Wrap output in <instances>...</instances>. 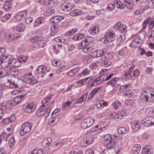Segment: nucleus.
Returning <instances> with one entry per match:
<instances>
[{
  "mask_svg": "<svg viewBox=\"0 0 154 154\" xmlns=\"http://www.w3.org/2000/svg\"><path fill=\"white\" fill-rule=\"evenodd\" d=\"M104 145L106 147L109 149H112L114 147L116 143H117V145H119L118 149L115 148V152L116 153H119L122 147V144L120 143L119 144L117 143V140L119 137L116 135L111 136L109 134H106L104 136Z\"/></svg>",
  "mask_w": 154,
  "mask_h": 154,
  "instance_id": "obj_1",
  "label": "nucleus"
},
{
  "mask_svg": "<svg viewBox=\"0 0 154 154\" xmlns=\"http://www.w3.org/2000/svg\"><path fill=\"white\" fill-rule=\"evenodd\" d=\"M53 94H51L48 97L44 98L42 100V102L44 104L38 108L36 112V115L38 117H41L46 113L49 115V113L51 112L50 108H48L47 107L50 103V100L52 99Z\"/></svg>",
  "mask_w": 154,
  "mask_h": 154,
  "instance_id": "obj_2",
  "label": "nucleus"
},
{
  "mask_svg": "<svg viewBox=\"0 0 154 154\" xmlns=\"http://www.w3.org/2000/svg\"><path fill=\"white\" fill-rule=\"evenodd\" d=\"M14 59L12 56L9 55H4L2 59L0 58V66L5 68L11 66Z\"/></svg>",
  "mask_w": 154,
  "mask_h": 154,
  "instance_id": "obj_3",
  "label": "nucleus"
},
{
  "mask_svg": "<svg viewBox=\"0 0 154 154\" xmlns=\"http://www.w3.org/2000/svg\"><path fill=\"white\" fill-rule=\"evenodd\" d=\"M126 116V113L124 111H119L118 113L115 112H112L109 116L110 119H116L117 121L120 120L123 118V117Z\"/></svg>",
  "mask_w": 154,
  "mask_h": 154,
  "instance_id": "obj_4",
  "label": "nucleus"
},
{
  "mask_svg": "<svg viewBox=\"0 0 154 154\" xmlns=\"http://www.w3.org/2000/svg\"><path fill=\"white\" fill-rule=\"evenodd\" d=\"M5 70L6 71L5 76L8 75L15 76L17 75L20 72L18 69L11 66L5 68Z\"/></svg>",
  "mask_w": 154,
  "mask_h": 154,
  "instance_id": "obj_5",
  "label": "nucleus"
},
{
  "mask_svg": "<svg viewBox=\"0 0 154 154\" xmlns=\"http://www.w3.org/2000/svg\"><path fill=\"white\" fill-rule=\"evenodd\" d=\"M31 128V125L29 122H26L23 123L22 125L20 131V136H23L25 133L30 132Z\"/></svg>",
  "mask_w": 154,
  "mask_h": 154,
  "instance_id": "obj_6",
  "label": "nucleus"
},
{
  "mask_svg": "<svg viewBox=\"0 0 154 154\" xmlns=\"http://www.w3.org/2000/svg\"><path fill=\"white\" fill-rule=\"evenodd\" d=\"M94 122L93 119L91 118H88L85 119L82 123L81 127L85 129L91 127Z\"/></svg>",
  "mask_w": 154,
  "mask_h": 154,
  "instance_id": "obj_7",
  "label": "nucleus"
},
{
  "mask_svg": "<svg viewBox=\"0 0 154 154\" xmlns=\"http://www.w3.org/2000/svg\"><path fill=\"white\" fill-rule=\"evenodd\" d=\"M115 32L114 31H109L106 32V35L104 37V42L105 43L110 44L111 41V39L114 38Z\"/></svg>",
  "mask_w": 154,
  "mask_h": 154,
  "instance_id": "obj_8",
  "label": "nucleus"
},
{
  "mask_svg": "<svg viewBox=\"0 0 154 154\" xmlns=\"http://www.w3.org/2000/svg\"><path fill=\"white\" fill-rule=\"evenodd\" d=\"M142 123L146 127H150L154 124V117L152 116L147 117L143 119Z\"/></svg>",
  "mask_w": 154,
  "mask_h": 154,
  "instance_id": "obj_9",
  "label": "nucleus"
},
{
  "mask_svg": "<svg viewBox=\"0 0 154 154\" xmlns=\"http://www.w3.org/2000/svg\"><path fill=\"white\" fill-rule=\"evenodd\" d=\"M149 23V28L151 29L154 26V18L150 19L148 18L144 20L143 25V29H146L147 24Z\"/></svg>",
  "mask_w": 154,
  "mask_h": 154,
  "instance_id": "obj_10",
  "label": "nucleus"
},
{
  "mask_svg": "<svg viewBox=\"0 0 154 154\" xmlns=\"http://www.w3.org/2000/svg\"><path fill=\"white\" fill-rule=\"evenodd\" d=\"M114 28L118 29L121 33H124L126 32V26L120 22L116 23L114 26Z\"/></svg>",
  "mask_w": 154,
  "mask_h": 154,
  "instance_id": "obj_11",
  "label": "nucleus"
},
{
  "mask_svg": "<svg viewBox=\"0 0 154 154\" xmlns=\"http://www.w3.org/2000/svg\"><path fill=\"white\" fill-rule=\"evenodd\" d=\"M24 79L26 82L30 85H33L37 83V81L32 75H25L24 76Z\"/></svg>",
  "mask_w": 154,
  "mask_h": 154,
  "instance_id": "obj_12",
  "label": "nucleus"
},
{
  "mask_svg": "<svg viewBox=\"0 0 154 154\" xmlns=\"http://www.w3.org/2000/svg\"><path fill=\"white\" fill-rule=\"evenodd\" d=\"M12 106V101H10L8 102H4L0 104V107L3 109H10Z\"/></svg>",
  "mask_w": 154,
  "mask_h": 154,
  "instance_id": "obj_13",
  "label": "nucleus"
},
{
  "mask_svg": "<svg viewBox=\"0 0 154 154\" xmlns=\"http://www.w3.org/2000/svg\"><path fill=\"white\" fill-rule=\"evenodd\" d=\"M113 75V74L112 73L108 75L106 73H103L99 77H100V80H101V82H103L110 79Z\"/></svg>",
  "mask_w": 154,
  "mask_h": 154,
  "instance_id": "obj_14",
  "label": "nucleus"
},
{
  "mask_svg": "<svg viewBox=\"0 0 154 154\" xmlns=\"http://www.w3.org/2000/svg\"><path fill=\"white\" fill-rule=\"evenodd\" d=\"M103 50H104V52L103 53L101 58L102 60H110L113 57L112 53L110 52H106V49H104Z\"/></svg>",
  "mask_w": 154,
  "mask_h": 154,
  "instance_id": "obj_15",
  "label": "nucleus"
},
{
  "mask_svg": "<svg viewBox=\"0 0 154 154\" xmlns=\"http://www.w3.org/2000/svg\"><path fill=\"white\" fill-rule=\"evenodd\" d=\"M27 13L26 11H23L18 13L15 16V18L18 21L24 20L27 15Z\"/></svg>",
  "mask_w": 154,
  "mask_h": 154,
  "instance_id": "obj_16",
  "label": "nucleus"
},
{
  "mask_svg": "<svg viewBox=\"0 0 154 154\" xmlns=\"http://www.w3.org/2000/svg\"><path fill=\"white\" fill-rule=\"evenodd\" d=\"M19 35L16 33L14 34L8 35L7 36L6 39L8 42H10L19 38Z\"/></svg>",
  "mask_w": 154,
  "mask_h": 154,
  "instance_id": "obj_17",
  "label": "nucleus"
},
{
  "mask_svg": "<svg viewBox=\"0 0 154 154\" xmlns=\"http://www.w3.org/2000/svg\"><path fill=\"white\" fill-rule=\"evenodd\" d=\"M63 10L65 11H68L71 10L73 6L70 3H64L61 5Z\"/></svg>",
  "mask_w": 154,
  "mask_h": 154,
  "instance_id": "obj_18",
  "label": "nucleus"
},
{
  "mask_svg": "<svg viewBox=\"0 0 154 154\" xmlns=\"http://www.w3.org/2000/svg\"><path fill=\"white\" fill-rule=\"evenodd\" d=\"M153 151V149L150 145L146 146L142 150V154H151Z\"/></svg>",
  "mask_w": 154,
  "mask_h": 154,
  "instance_id": "obj_19",
  "label": "nucleus"
},
{
  "mask_svg": "<svg viewBox=\"0 0 154 154\" xmlns=\"http://www.w3.org/2000/svg\"><path fill=\"white\" fill-rule=\"evenodd\" d=\"M134 2L133 0H125L124 1V5L125 6L128 8L131 9L134 5Z\"/></svg>",
  "mask_w": 154,
  "mask_h": 154,
  "instance_id": "obj_20",
  "label": "nucleus"
},
{
  "mask_svg": "<svg viewBox=\"0 0 154 154\" xmlns=\"http://www.w3.org/2000/svg\"><path fill=\"white\" fill-rule=\"evenodd\" d=\"M24 97L23 95H21L15 97L14 98V100L12 101V106L16 105V104L20 103L23 99Z\"/></svg>",
  "mask_w": 154,
  "mask_h": 154,
  "instance_id": "obj_21",
  "label": "nucleus"
},
{
  "mask_svg": "<svg viewBox=\"0 0 154 154\" xmlns=\"http://www.w3.org/2000/svg\"><path fill=\"white\" fill-rule=\"evenodd\" d=\"M83 12L81 10L75 9L71 10L69 13V14L72 16H76L82 15L83 14Z\"/></svg>",
  "mask_w": 154,
  "mask_h": 154,
  "instance_id": "obj_22",
  "label": "nucleus"
},
{
  "mask_svg": "<svg viewBox=\"0 0 154 154\" xmlns=\"http://www.w3.org/2000/svg\"><path fill=\"white\" fill-rule=\"evenodd\" d=\"M52 142V139L50 137H48L44 139L42 141V144L45 147H47L49 146Z\"/></svg>",
  "mask_w": 154,
  "mask_h": 154,
  "instance_id": "obj_23",
  "label": "nucleus"
},
{
  "mask_svg": "<svg viewBox=\"0 0 154 154\" xmlns=\"http://www.w3.org/2000/svg\"><path fill=\"white\" fill-rule=\"evenodd\" d=\"M46 67L44 65H41L38 67L36 73L37 74H44L46 72Z\"/></svg>",
  "mask_w": 154,
  "mask_h": 154,
  "instance_id": "obj_24",
  "label": "nucleus"
},
{
  "mask_svg": "<svg viewBox=\"0 0 154 154\" xmlns=\"http://www.w3.org/2000/svg\"><path fill=\"white\" fill-rule=\"evenodd\" d=\"M88 94V92L84 93L76 102L75 103L79 104L84 102L87 98Z\"/></svg>",
  "mask_w": 154,
  "mask_h": 154,
  "instance_id": "obj_25",
  "label": "nucleus"
},
{
  "mask_svg": "<svg viewBox=\"0 0 154 154\" xmlns=\"http://www.w3.org/2000/svg\"><path fill=\"white\" fill-rule=\"evenodd\" d=\"M131 128L133 131H137L140 128V125L139 122L135 120L131 124Z\"/></svg>",
  "mask_w": 154,
  "mask_h": 154,
  "instance_id": "obj_26",
  "label": "nucleus"
},
{
  "mask_svg": "<svg viewBox=\"0 0 154 154\" xmlns=\"http://www.w3.org/2000/svg\"><path fill=\"white\" fill-rule=\"evenodd\" d=\"M16 118L15 116L12 115L10 117L3 119L2 122L4 124H8L15 121Z\"/></svg>",
  "mask_w": 154,
  "mask_h": 154,
  "instance_id": "obj_27",
  "label": "nucleus"
},
{
  "mask_svg": "<svg viewBox=\"0 0 154 154\" xmlns=\"http://www.w3.org/2000/svg\"><path fill=\"white\" fill-rule=\"evenodd\" d=\"M35 110V107L33 105V103L29 104L27 107L24 109V111L27 112L31 113L33 112Z\"/></svg>",
  "mask_w": 154,
  "mask_h": 154,
  "instance_id": "obj_28",
  "label": "nucleus"
},
{
  "mask_svg": "<svg viewBox=\"0 0 154 154\" xmlns=\"http://www.w3.org/2000/svg\"><path fill=\"white\" fill-rule=\"evenodd\" d=\"M79 70V68L76 67L68 71L67 72V75L70 76H73L77 73Z\"/></svg>",
  "mask_w": 154,
  "mask_h": 154,
  "instance_id": "obj_29",
  "label": "nucleus"
},
{
  "mask_svg": "<svg viewBox=\"0 0 154 154\" xmlns=\"http://www.w3.org/2000/svg\"><path fill=\"white\" fill-rule=\"evenodd\" d=\"M45 22V20L44 18L42 17H39L37 18L35 21L34 22L33 24V27H35L39 26L40 24L43 23Z\"/></svg>",
  "mask_w": 154,
  "mask_h": 154,
  "instance_id": "obj_30",
  "label": "nucleus"
},
{
  "mask_svg": "<svg viewBox=\"0 0 154 154\" xmlns=\"http://www.w3.org/2000/svg\"><path fill=\"white\" fill-rule=\"evenodd\" d=\"M12 6V4L10 2V0H8V1H6L4 3L3 6V8L5 10V11H9L11 8Z\"/></svg>",
  "mask_w": 154,
  "mask_h": 154,
  "instance_id": "obj_31",
  "label": "nucleus"
},
{
  "mask_svg": "<svg viewBox=\"0 0 154 154\" xmlns=\"http://www.w3.org/2000/svg\"><path fill=\"white\" fill-rule=\"evenodd\" d=\"M58 26V25L57 24H53L51 26L50 30L51 31V35H54L57 33Z\"/></svg>",
  "mask_w": 154,
  "mask_h": 154,
  "instance_id": "obj_32",
  "label": "nucleus"
},
{
  "mask_svg": "<svg viewBox=\"0 0 154 154\" xmlns=\"http://www.w3.org/2000/svg\"><path fill=\"white\" fill-rule=\"evenodd\" d=\"M141 146L139 144H136L132 148L133 153L134 154H138L140 150Z\"/></svg>",
  "mask_w": 154,
  "mask_h": 154,
  "instance_id": "obj_33",
  "label": "nucleus"
},
{
  "mask_svg": "<svg viewBox=\"0 0 154 154\" xmlns=\"http://www.w3.org/2000/svg\"><path fill=\"white\" fill-rule=\"evenodd\" d=\"M88 80L89 81H92L93 79V78H91V77H87L78 81L77 83H78L79 85H82L83 84H85L86 82V81Z\"/></svg>",
  "mask_w": 154,
  "mask_h": 154,
  "instance_id": "obj_34",
  "label": "nucleus"
},
{
  "mask_svg": "<svg viewBox=\"0 0 154 154\" xmlns=\"http://www.w3.org/2000/svg\"><path fill=\"white\" fill-rule=\"evenodd\" d=\"M55 12V9L50 8L46 10L44 13V15L47 16H49L53 14Z\"/></svg>",
  "mask_w": 154,
  "mask_h": 154,
  "instance_id": "obj_35",
  "label": "nucleus"
},
{
  "mask_svg": "<svg viewBox=\"0 0 154 154\" xmlns=\"http://www.w3.org/2000/svg\"><path fill=\"white\" fill-rule=\"evenodd\" d=\"M7 82L9 83V84L7 85V86L11 88H18L19 86V85L18 84H16L14 81L12 82L11 81L9 80H8Z\"/></svg>",
  "mask_w": 154,
  "mask_h": 154,
  "instance_id": "obj_36",
  "label": "nucleus"
},
{
  "mask_svg": "<svg viewBox=\"0 0 154 154\" xmlns=\"http://www.w3.org/2000/svg\"><path fill=\"white\" fill-rule=\"evenodd\" d=\"M133 95V94L131 90H126L122 94V96L126 98H130Z\"/></svg>",
  "mask_w": 154,
  "mask_h": 154,
  "instance_id": "obj_37",
  "label": "nucleus"
},
{
  "mask_svg": "<svg viewBox=\"0 0 154 154\" xmlns=\"http://www.w3.org/2000/svg\"><path fill=\"white\" fill-rule=\"evenodd\" d=\"M64 17L62 16H56L52 18L51 21L53 23H57L62 20Z\"/></svg>",
  "mask_w": 154,
  "mask_h": 154,
  "instance_id": "obj_38",
  "label": "nucleus"
},
{
  "mask_svg": "<svg viewBox=\"0 0 154 154\" xmlns=\"http://www.w3.org/2000/svg\"><path fill=\"white\" fill-rule=\"evenodd\" d=\"M114 3L115 7H116L117 8L120 9L123 8L124 3H122L119 0H115Z\"/></svg>",
  "mask_w": 154,
  "mask_h": 154,
  "instance_id": "obj_39",
  "label": "nucleus"
},
{
  "mask_svg": "<svg viewBox=\"0 0 154 154\" xmlns=\"http://www.w3.org/2000/svg\"><path fill=\"white\" fill-rule=\"evenodd\" d=\"M18 60L15 59H14L13 61H11L12 64H11V66H13L14 67H18L20 66L21 65V63L19 60V59Z\"/></svg>",
  "mask_w": 154,
  "mask_h": 154,
  "instance_id": "obj_40",
  "label": "nucleus"
},
{
  "mask_svg": "<svg viewBox=\"0 0 154 154\" xmlns=\"http://www.w3.org/2000/svg\"><path fill=\"white\" fill-rule=\"evenodd\" d=\"M118 78L115 77L112 78L109 81L107 82L106 83L108 85H110L113 87H115V84L117 83Z\"/></svg>",
  "mask_w": 154,
  "mask_h": 154,
  "instance_id": "obj_41",
  "label": "nucleus"
},
{
  "mask_svg": "<svg viewBox=\"0 0 154 154\" xmlns=\"http://www.w3.org/2000/svg\"><path fill=\"white\" fill-rule=\"evenodd\" d=\"M99 31V27L97 26H95L93 27L90 28L89 29V32L91 34L94 35L97 32H98Z\"/></svg>",
  "mask_w": 154,
  "mask_h": 154,
  "instance_id": "obj_42",
  "label": "nucleus"
},
{
  "mask_svg": "<svg viewBox=\"0 0 154 154\" xmlns=\"http://www.w3.org/2000/svg\"><path fill=\"white\" fill-rule=\"evenodd\" d=\"M94 140V138L92 137L87 138L84 141V143H85V144L83 146L86 147L91 144Z\"/></svg>",
  "mask_w": 154,
  "mask_h": 154,
  "instance_id": "obj_43",
  "label": "nucleus"
},
{
  "mask_svg": "<svg viewBox=\"0 0 154 154\" xmlns=\"http://www.w3.org/2000/svg\"><path fill=\"white\" fill-rule=\"evenodd\" d=\"M133 76L130 71H128L122 75V79H128Z\"/></svg>",
  "mask_w": 154,
  "mask_h": 154,
  "instance_id": "obj_44",
  "label": "nucleus"
},
{
  "mask_svg": "<svg viewBox=\"0 0 154 154\" xmlns=\"http://www.w3.org/2000/svg\"><path fill=\"white\" fill-rule=\"evenodd\" d=\"M92 47L89 46L86 43L85 44V47L83 50V52L85 53H88L92 51Z\"/></svg>",
  "mask_w": 154,
  "mask_h": 154,
  "instance_id": "obj_45",
  "label": "nucleus"
},
{
  "mask_svg": "<svg viewBox=\"0 0 154 154\" xmlns=\"http://www.w3.org/2000/svg\"><path fill=\"white\" fill-rule=\"evenodd\" d=\"M125 36L124 34L122 35H121V36L119 37L117 40V45L119 46H120V45L123 42V41L125 39Z\"/></svg>",
  "mask_w": 154,
  "mask_h": 154,
  "instance_id": "obj_46",
  "label": "nucleus"
},
{
  "mask_svg": "<svg viewBox=\"0 0 154 154\" xmlns=\"http://www.w3.org/2000/svg\"><path fill=\"white\" fill-rule=\"evenodd\" d=\"M84 37V35L82 34H77L74 35L72 38L75 41H78L81 40Z\"/></svg>",
  "mask_w": 154,
  "mask_h": 154,
  "instance_id": "obj_47",
  "label": "nucleus"
},
{
  "mask_svg": "<svg viewBox=\"0 0 154 154\" xmlns=\"http://www.w3.org/2000/svg\"><path fill=\"white\" fill-rule=\"evenodd\" d=\"M25 26L23 23L18 24L16 26L17 30L19 32H22L25 29Z\"/></svg>",
  "mask_w": 154,
  "mask_h": 154,
  "instance_id": "obj_48",
  "label": "nucleus"
},
{
  "mask_svg": "<svg viewBox=\"0 0 154 154\" xmlns=\"http://www.w3.org/2000/svg\"><path fill=\"white\" fill-rule=\"evenodd\" d=\"M118 132L119 134H125L127 132V129L125 127L119 128L118 129Z\"/></svg>",
  "mask_w": 154,
  "mask_h": 154,
  "instance_id": "obj_49",
  "label": "nucleus"
},
{
  "mask_svg": "<svg viewBox=\"0 0 154 154\" xmlns=\"http://www.w3.org/2000/svg\"><path fill=\"white\" fill-rule=\"evenodd\" d=\"M46 41L45 40H42L41 38L40 40L38 41L37 44L38 48H42L44 47L46 44Z\"/></svg>",
  "mask_w": 154,
  "mask_h": 154,
  "instance_id": "obj_50",
  "label": "nucleus"
},
{
  "mask_svg": "<svg viewBox=\"0 0 154 154\" xmlns=\"http://www.w3.org/2000/svg\"><path fill=\"white\" fill-rule=\"evenodd\" d=\"M11 14H6L2 17L1 19V21L3 22H5L8 20L11 17Z\"/></svg>",
  "mask_w": 154,
  "mask_h": 154,
  "instance_id": "obj_51",
  "label": "nucleus"
},
{
  "mask_svg": "<svg viewBox=\"0 0 154 154\" xmlns=\"http://www.w3.org/2000/svg\"><path fill=\"white\" fill-rule=\"evenodd\" d=\"M102 63H103L104 66L106 67H108L111 66L112 64L110 61V60H102Z\"/></svg>",
  "mask_w": 154,
  "mask_h": 154,
  "instance_id": "obj_52",
  "label": "nucleus"
},
{
  "mask_svg": "<svg viewBox=\"0 0 154 154\" xmlns=\"http://www.w3.org/2000/svg\"><path fill=\"white\" fill-rule=\"evenodd\" d=\"M77 29L76 28L71 29L66 33V35H72L75 33L77 31Z\"/></svg>",
  "mask_w": 154,
  "mask_h": 154,
  "instance_id": "obj_53",
  "label": "nucleus"
},
{
  "mask_svg": "<svg viewBox=\"0 0 154 154\" xmlns=\"http://www.w3.org/2000/svg\"><path fill=\"white\" fill-rule=\"evenodd\" d=\"M130 85L131 84H128L121 86L120 88V91L121 92H123L127 89L128 88L130 87Z\"/></svg>",
  "mask_w": 154,
  "mask_h": 154,
  "instance_id": "obj_54",
  "label": "nucleus"
},
{
  "mask_svg": "<svg viewBox=\"0 0 154 154\" xmlns=\"http://www.w3.org/2000/svg\"><path fill=\"white\" fill-rule=\"evenodd\" d=\"M145 112L146 115L149 116L152 115L153 112V109L152 107H149L146 110Z\"/></svg>",
  "mask_w": 154,
  "mask_h": 154,
  "instance_id": "obj_55",
  "label": "nucleus"
},
{
  "mask_svg": "<svg viewBox=\"0 0 154 154\" xmlns=\"http://www.w3.org/2000/svg\"><path fill=\"white\" fill-rule=\"evenodd\" d=\"M148 94L147 95H144V97L146 101L150 102H153V100L152 97H151L149 94L148 93Z\"/></svg>",
  "mask_w": 154,
  "mask_h": 154,
  "instance_id": "obj_56",
  "label": "nucleus"
},
{
  "mask_svg": "<svg viewBox=\"0 0 154 154\" xmlns=\"http://www.w3.org/2000/svg\"><path fill=\"white\" fill-rule=\"evenodd\" d=\"M94 41V39L93 38L90 36H87L84 41V43L88 44L89 43H90Z\"/></svg>",
  "mask_w": 154,
  "mask_h": 154,
  "instance_id": "obj_57",
  "label": "nucleus"
},
{
  "mask_svg": "<svg viewBox=\"0 0 154 154\" xmlns=\"http://www.w3.org/2000/svg\"><path fill=\"white\" fill-rule=\"evenodd\" d=\"M15 143L14 137H12L10 138L8 141V145L10 147L14 145Z\"/></svg>",
  "mask_w": 154,
  "mask_h": 154,
  "instance_id": "obj_58",
  "label": "nucleus"
},
{
  "mask_svg": "<svg viewBox=\"0 0 154 154\" xmlns=\"http://www.w3.org/2000/svg\"><path fill=\"white\" fill-rule=\"evenodd\" d=\"M17 58L21 63L22 62H26L27 60L26 57L23 55H21L19 57H18Z\"/></svg>",
  "mask_w": 154,
  "mask_h": 154,
  "instance_id": "obj_59",
  "label": "nucleus"
},
{
  "mask_svg": "<svg viewBox=\"0 0 154 154\" xmlns=\"http://www.w3.org/2000/svg\"><path fill=\"white\" fill-rule=\"evenodd\" d=\"M121 105V103L117 101H115L112 103V105L115 109H117L119 106Z\"/></svg>",
  "mask_w": 154,
  "mask_h": 154,
  "instance_id": "obj_60",
  "label": "nucleus"
},
{
  "mask_svg": "<svg viewBox=\"0 0 154 154\" xmlns=\"http://www.w3.org/2000/svg\"><path fill=\"white\" fill-rule=\"evenodd\" d=\"M5 68L2 67L0 68V78L5 76L6 71Z\"/></svg>",
  "mask_w": 154,
  "mask_h": 154,
  "instance_id": "obj_61",
  "label": "nucleus"
},
{
  "mask_svg": "<svg viewBox=\"0 0 154 154\" xmlns=\"http://www.w3.org/2000/svg\"><path fill=\"white\" fill-rule=\"evenodd\" d=\"M61 116L62 115L61 114H58L53 117L55 120V123H57L58 122Z\"/></svg>",
  "mask_w": 154,
  "mask_h": 154,
  "instance_id": "obj_62",
  "label": "nucleus"
},
{
  "mask_svg": "<svg viewBox=\"0 0 154 154\" xmlns=\"http://www.w3.org/2000/svg\"><path fill=\"white\" fill-rule=\"evenodd\" d=\"M9 136L7 134H4L1 135L0 137L2 140L6 141Z\"/></svg>",
  "mask_w": 154,
  "mask_h": 154,
  "instance_id": "obj_63",
  "label": "nucleus"
},
{
  "mask_svg": "<svg viewBox=\"0 0 154 154\" xmlns=\"http://www.w3.org/2000/svg\"><path fill=\"white\" fill-rule=\"evenodd\" d=\"M31 154H42V151L41 149H34Z\"/></svg>",
  "mask_w": 154,
  "mask_h": 154,
  "instance_id": "obj_64",
  "label": "nucleus"
}]
</instances>
